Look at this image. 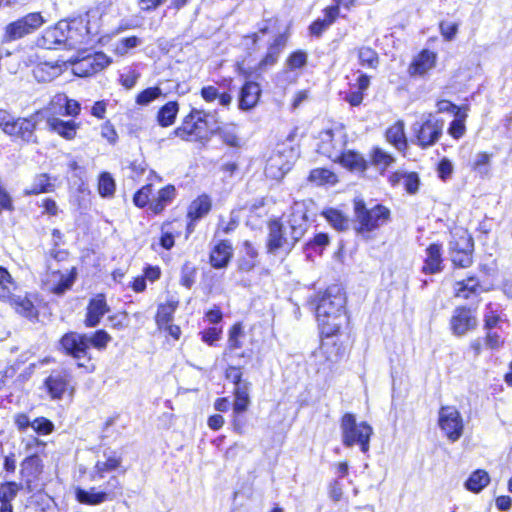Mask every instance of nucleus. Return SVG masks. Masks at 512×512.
Listing matches in <instances>:
<instances>
[{
    "label": "nucleus",
    "instance_id": "nucleus-35",
    "mask_svg": "<svg viewBox=\"0 0 512 512\" xmlns=\"http://www.w3.org/2000/svg\"><path fill=\"white\" fill-rule=\"evenodd\" d=\"M490 482L489 474L485 470L474 471L465 482V488L471 492L479 493Z\"/></svg>",
    "mask_w": 512,
    "mask_h": 512
},
{
    "label": "nucleus",
    "instance_id": "nucleus-30",
    "mask_svg": "<svg viewBox=\"0 0 512 512\" xmlns=\"http://www.w3.org/2000/svg\"><path fill=\"white\" fill-rule=\"evenodd\" d=\"M76 269L72 268L68 274L62 273L60 271H54L52 273V277L55 281H57L56 284L51 288V291L56 295H62L67 290H69L76 279Z\"/></svg>",
    "mask_w": 512,
    "mask_h": 512
},
{
    "label": "nucleus",
    "instance_id": "nucleus-56",
    "mask_svg": "<svg viewBox=\"0 0 512 512\" xmlns=\"http://www.w3.org/2000/svg\"><path fill=\"white\" fill-rule=\"evenodd\" d=\"M438 176L441 180L446 181L453 173V164L448 158L440 160L437 166Z\"/></svg>",
    "mask_w": 512,
    "mask_h": 512
},
{
    "label": "nucleus",
    "instance_id": "nucleus-47",
    "mask_svg": "<svg viewBox=\"0 0 512 512\" xmlns=\"http://www.w3.org/2000/svg\"><path fill=\"white\" fill-rule=\"evenodd\" d=\"M216 134H219L221 139L225 144L231 147H238L239 146V138L237 136L235 127L232 126H225L220 127L218 132Z\"/></svg>",
    "mask_w": 512,
    "mask_h": 512
},
{
    "label": "nucleus",
    "instance_id": "nucleus-14",
    "mask_svg": "<svg viewBox=\"0 0 512 512\" xmlns=\"http://www.w3.org/2000/svg\"><path fill=\"white\" fill-rule=\"evenodd\" d=\"M339 350L335 343L328 341L321 343L319 349L313 354L318 373L329 374L333 370L339 360Z\"/></svg>",
    "mask_w": 512,
    "mask_h": 512
},
{
    "label": "nucleus",
    "instance_id": "nucleus-6",
    "mask_svg": "<svg viewBox=\"0 0 512 512\" xmlns=\"http://www.w3.org/2000/svg\"><path fill=\"white\" fill-rule=\"evenodd\" d=\"M474 240L466 231L452 235L448 253L454 267L467 268L473 263Z\"/></svg>",
    "mask_w": 512,
    "mask_h": 512
},
{
    "label": "nucleus",
    "instance_id": "nucleus-54",
    "mask_svg": "<svg viewBox=\"0 0 512 512\" xmlns=\"http://www.w3.org/2000/svg\"><path fill=\"white\" fill-rule=\"evenodd\" d=\"M440 32L446 41H451L455 38L458 32V24L450 21H442L439 25Z\"/></svg>",
    "mask_w": 512,
    "mask_h": 512
},
{
    "label": "nucleus",
    "instance_id": "nucleus-9",
    "mask_svg": "<svg viewBox=\"0 0 512 512\" xmlns=\"http://www.w3.org/2000/svg\"><path fill=\"white\" fill-rule=\"evenodd\" d=\"M209 122V115L207 112L198 109H192L191 112L184 118L181 126L173 131V135L183 140H189L190 136L203 137L205 132L203 123Z\"/></svg>",
    "mask_w": 512,
    "mask_h": 512
},
{
    "label": "nucleus",
    "instance_id": "nucleus-60",
    "mask_svg": "<svg viewBox=\"0 0 512 512\" xmlns=\"http://www.w3.org/2000/svg\"><path fill=\"white\" fill-rule=\"evenodd\" d=\"M242 335V327L240 324H235L229 332V347L230 349H238L241 347L239 337Z\"/></svg>",
    "mask_w": 512,
    "mask_h": 512
},
{
    "label": "nucleus",
    "instance_id": "nucleus-27",
    "mask_svg": "<svg viewBox=\"0 0 512 512\" xmlns=\"http://www.w3.org/2000/svg\"><path fill=\"white\" fill-rule=\"evenodd\" d=\"M8 302L20 315L30 320L38 318V311L36 310L32 301H30L27 297L10 295Z\"/></svg>",
    "mask_w": 512,
    "mask_h": 512
},
{
    "label": "nucleus",
    "instance_id": "nucleus-1",
    "mask_svg": "<svg viewBox=\"0 0 512 512\" xmlns=\"http://www.w3.org/2000/svg\"><path fill=\"white\" fill-rule=\"evenodd\" d=\"M309 227L307 210L303 204L296 203L284 225L280 220L268 222L266 252L271 255H288Z\"/></svg>",
    "mask_w": 512,
    "mask_h": 512
},
{
    "label": "nucleus",
    "instance_id": "nucleus-38",
    "mask_svg": "<svg viewBox=\"0 0 512 512\" xmlns=\"http://www.w3.org/2000/svg\"><path fill=\"white\" fill-rule=\"evenodd\" d=\"M52 189L53 185L50 183L49 176L47 174H40L34 178L30 188L24 190V195H37L40 193L50 192Z\"/></svg>",
    "mask_w": 512,
    "mask_h": 512
},
{
    "label": "nucleus",
    "instance_id": "nucleus-44",
    "mask_svg": "<svg viewBox=\"0 0 512 512\" xmlns=\"http://www.w3.org/2000/svg\"><path fill=\"white\" fill-rule=\"evenodd\" d=\"M457 285L459 286L457 288V296H462L463 298L467 299L470 294L476 292L479 286V280L476 277L471 276L466 280L458 282Z\"/></svg>",
    "mask_w": 512,
    "mask_h": 512
},
{
    "label": "nucleus",
    "instance_id": "nucleus-45",
    "mask_svg": "<svg viewBox=\"0 0 512 512\" xmlns=\"http://www.w3.org/2000/svg\"><path fill=\"white\" fill-rule=\"evenodd\" d=\"M335 178L333 172L325 168L313 169L309 174V181L317 185L332 182Z\"/></svg>",
    "mask_w": 512,
    "mask_h": 512
},
{
    "label": "nucleus",
    "instance_id": "nucleus-8",
    "mask_svg": "<svg viewBox=\"0 0 512 512\" xmlns=\"http://www.w3.org/2000/svg\"><path fill=\"white\" fill-rule=\"evenodd\" d=\"M438 424L451 442L457 441L463 434V419L454 406H442L440 408Z\"/></svg>",
    "mask_w": 512,
    "mask_h": 512
},
{
    "label": "nucleus",
    "instance_id": "nucleus-46",
    "mask_svg": "<svg viewBox=\"0 0 512 512\" xmlns=\"http://www.w3.org/2000/svg\"><path fill=\"white\" fill-rule=\"evenodd\" d=\"M162 94L159 87H149L141 91L136 97V103L138 105H148Z\"/></svg>",
    "mask_w": 512,
    "mask_h": 512
},
{
    "label": "nucleus",
    "instance_id": "nucleus-51",
    "mask_svg": "<svg viewBox=\"0 0 512 512\" xmlns=\"http://www.w3.org/2000/svg\"><path fill=\"white\" fill-rule=\"evenodd\" d=\"M152 184H147L138 190L133 197V202L137 207H144L149 202V197L152 194Z\"/></svg>",
    "mask_w": 512,
    "mask_h": 512
},
{
    "label": "nucleus",
    "instance_id": "nucleus-53",
    "mask_svg": "<svg viewBox=\"0 0 512 512\" xmlns=\"http://www.w3.org/2000/svg\"><path fill=\"white\" fill-rule=\"evenodd\" d=\"M307 63V54L304 51H295L287 59V65L290 69H299Z\"/></svg>",
    "mask_w": 512,
    "mask_h": 512
},
{
    "label": "nucleus",
    "instance_id": "nucleus-36",
    "mask_svg": "<svg viewBox=\"0 0 512 512\" xmlns=\"http://www.w3.org/2000/svg\"><path fill=\"white\" fill-rule=\"evenodd\" d=\"M211 209V201L208 196L203 195L194 200L188 209V216L192 220H199Z\"/></svg>",
    "mask_w": 512,
    "mask_h": 512
},
{
    "label": "nucleus",
    "instance_id": "nucleus-16",
    "mask_svg": "<svg viewBox=\"0 0 512 512\" xmlns=\"http://www.w3.org/2000/svg\"><path fill=\"white\" fill-rule=\"evenodd\" d=\"M67 27L66 20H60L55 26L47 28L39 40V45L45 49H67Z\"/></svg>",
    "mask_w": 512,
    "mask_h": 512
},
{
    "label": "nucleus",
    "instance_id": "nucleus-52",
    "mask_svg": "<svg viewBox=\"0 0 512 512\" xmlns=\"http://www.w3.org/2000/svg\"><path fill=\"white\" fill-rule=\"evenodd\" d=\"M486 348L491 350H499L504 345V339L497 333L492 331H486L484 338Z\"/></svg>",
    "mask_w": 512,
    "mask_h": 512
},
{
    "label": "nucleus",
    "instance_id": "nucleus-59",
    "mask_svg": "<svg viewBox=\"0 0 512 512\" xmlns=\"http://www.w3.org/2000/svg\"><path fill=\"white\" fill-rule=\"evenodd\" d=\"M22 466V469H21V474L24 475L25 472L31 468V469H34L35 472L38 471V467L40 466V459L39 457L37 456V450L33 451V453L26 457L24 459V461L22 462L21 464Z\"/></svg>",
    "mask_w": 512,
    "mask_h": 512
},
{
    "label": "nucleus",
    "instance_id": "nucleus-63",
    "mask_svg": "<svg viewBox=\"0 0 512 512\" xmlns=\"http://www.w3.org/2000/svg\"><path fill=\"white\" fill-rule=\"evenodd\" d=\"M343 495V486L339 480H334L329 485V496L334 502H338L341 500Z\"/></svg>",
    "mask_w": 512,
    "mask_h": 512
},
{
    "label": "nucleus",
    "instance_id": "nucleus-49",
    "mask_svg": "<svg viewBox=\"0 0 512 512\" xmlns=\"http://www.w3.org/2000/svg\"><path fill=\"white\" fill-rule=\"evenodd\" d=\"M196 278V268L191 266L189 263H185L181 269L180 284L187 289H190Z\"/></svg>",
    "mask_w": 512,
    "mask_h": 512
},
{
    "label": "nucleus",
    "instance_id": "nucleus-43",
    "mask_svg": "<svg viewBox=\"0 0 512 512\" xmlns=\"http://www.w3.org/2000/svg\"><path fill=\"white\" fill-rule=\"evenodd\" d=\"M372 164L378 168L385 170L388 168L393 162L394 158L392 155L388 154L381 148H374L371 154Z\"/></svg>",
    "mask_w": 512,
    "mask_h": 512
},
{
    "label": "nucleus",
    "instance_id": "nucleus-33",
    "mask_svg": "<svg viewBox=\"0 0 512 512\" xmlns=\"http://www.w3.org/2000/svg\"><path fill=\"white\" fill-rule=\"evenodd\" d=\"M386 138L389 143L394 145L398 150L407 147V140L404 132V124L398 121L386 131Z\"/></svg>",
    "mask_w": 512,
    "mask_h": 512
},
{
    "label": "nucleus",
    "instance_id": "nucleus-58",
    "mask_svg": "<svg viewBox=\"0 0 512 512\" xmlns=\"http://www.w3.org/2000/svg\"><path fill=\"white\" fill-rule=\"evenodd\" d=\"M320 140H321L320 149L322 150L323 153L328 154V156L330 158H332L334 155L332 152L329 151L328 144H332V142L334 141L333 130L328 129V130L322 131L320 133Z\"/></svg>",
    "mask_w": 512,
    "mask_h": 512
},
{
    "label": "nucleus",
    "instance_id": "nucleus-25",
    "mask_svg": "<svg viewBox=\"0 0 512 512\" xmlns=\"http://www.w3.org/2000/svg\"><path fill=\"white\" fill-rule=\"evenodd\" d=\"M63 72V64L58 62H42L33 68L34 78L38 82H50Z\"/></svg>",
    "mask_w": 512,
    "mask_h": 512
},
{
    "label": "nucleus",
    "instance_id": "nucleus-29",
    "mask_svg": "<svg viewBox=\"0 0 512 512\" xmlns=\"http://www.w3.org/2000/svg\"><path fill=\"white\" fill-rule=\"evenodd\" d=\"M258 251L248 240L243 243V256L238 261V269L242 272H249L254 269L257 264Z\"/></svg>",
    "mask_w": 512,
    "mask_h": 512
},
{
    "label": "nucleus",
    "instance_id": "nucleus-19",
    "mask_svg": "<svg viewBox=\"0 0 512 512\" xmlns=\"http://www.w3.org/2000/svg\"><path fill=\"white\" fill-rule=\"evenodd\" d=\"M233 257V248L229 240H220L211 249L209 262L215 269H223L228 266Z\"/></svg>",
    "mask_w": 512,
    "mask_h": 512
},
{
    "label": "nucleus",
    "instance_id": "nucleus-48",
    "mask_svg": "<svg viewBox=\"0 0 512 512\" xmlns=\"http://www.w3.org/2000/svg\"><path fill=\"white\" fill-rule=\"evenodd\" d=\"M141 40L136 36L121 38L115 45V52L118 55H125L130 49L137 47Z\"/></svg>",
    "mask_w": 512,
    "mask_h": 512
},
{
    "label": "nucleus",
    "instance_id": "nucleus-61",
    "mask_svg": "<svg viewBox=\"0 0 512 512\" xmlns=\"http://www.w3.org/2000/svg\"><path fill=\"white\" fill-rule=\"evenodd\" d=\"M15 119L16 118H14L9 112L0 109V128L5 134H8V132L11 131V126Z\"/></svg>",
    "mask_w": 512,
    "mask_h": 512
},
{
    "label": "nucleus",
    "instance_id": "nucleus-4",
    "mask_svg": "<svg viewBox=\"0 0 512 512\" xmlns=\"http://www.w3.org/2000/svg\"><path fill=\"white\" fill-rule=\"evenodd\" d=\"M340 429L342 443L345 447L359 445L363 453L369 451L370 437L373 433V429L369 424L366 422L357 423L354 414L345 413L341 419Z\"/></svg>",
    "mask_w": 512,
    "mask_h": 512
},
{
    "label": "nucleus",
    "instance_id": "nucleus-28",
    "mask_svg": "<svg viewBox=\"0 0 512 512\" xmlns=\"http://www.w3.org/2000/svg\"><path fill=\"white\" fill-rule=\"evenodd\" d=\"M435 60H436L435 53H433L429 50L422 51L419 54V56L411 64V66L409 68L410 74L411 75L425 74L428 70H430L434 66Z\"/></svg>",
    "mask_w": 512,
    "mask_h": 512
},
{
    "label": "nucleus",
    "instance_id": "nucleus-26",
    "mask_svg": "<svg viewBox=\"0 0 512 512\" xmlns=\"http://www.w3.org/2000/svg\"><path fill=\"white\" fill-rule=\"evenodd\" d=\"M333 157L351 171L364 172L368 167L366 159L361 154L352 150L335 154Z\"/></svg>",
    "mask_w": 512,
    "mask_h": 512
},
{
    "label": "nucleus",
    "instance_id": "nucleus-40",
    "mask_svg": "<svg viewBox=\"0 0 512 512\" xmlns=\"http://www.w3.org/2000/svg\"><path fill=\"white\" fill-rule=\"evenodd\" d=\"M87 340L89 349L92 346L98 350H103L111 341V336L105 330L100 329L92 334H87Z\"/></svg>",
    "mask_w": 512,
    "mask_h": 512
},
{
    "label": "nucleus",
    "instance_id": "nucleus-62",
    "mask_svg": "<svg viewBox=\"0 0 512 512\" xmlns=\"http://www.w3.org/2000/svg\"><path fill=\"white\" fill-rule=\"evenodd\" d=\"M226 379L232 382L234 385L244 382L242 379V372L240 368L235 366H229L226 370Z\"/></svg>",
    "mask_w": 512,
    "mask_h": 512
},
{
    "label": "nucleus",
    "instance_id": "nucleus-12",
    "mask_svg": "<svg viewBox=\"0 0 512 512\" xmlns=\"http://www.w3.org/2000/svg\"><path fill=\"white\" fill-rule=\"evenodd\" d=\"M478 325L476 311L466 307L460 306L455 308L450 320L451 330L456 336H463L468 331L474 330Z\"/></svg>",
    "mask_w": 512,
    "mask_h": 512
},
{
    "label": "nucleus",
    "instance_id": "nucleus-32",
    "mask_svg": "<svg viewBox=\"0 0 512 512\" xmlns=\"http://www.w3.org/2000/svg\"><path fill=\"white\" fill-rule=\"evenodd\" d=\"M175 197V187L167 185L158 191L157 198L150 202V209L158 214L164 210V208L173 200Z\"/></svg>",
    "mask_w": 512,
    "mask_h": 512
},
{
    "label": "nucleus",
    "instance_id": "nucleus-18",
    "mask_svg": "<svg viewBox=\"0 0 512 512\" xmlns=\"http://www.w3.org/2000/svg\"><path fill=\"white\" fill-rule=\"evenodd\" d=\"M109 311L105 296L99 294L89 301L87 306L84 324L86 327L94 328L99 325L102 317Z\"/></svg>",
    "mask_w": 512,
    "mask_h": 512
},
{
    "label": "nucleus",
    "instance_id": "nucleus-23",
    "mask_svg": "<svg viewBox=\"0 0 512 512\" xmlns=\"http://www.w3.org/2000/svg\"><path fill=\"white\" fill-rule=\"evenodd\" d=\"M22 484L14 481H7L0 484V512H14L12 501L22 489Z\"/></svg>",
    "mask_w": 512,
    "mask_h": 512
},
{
    "label": "nucleus",
    "instance_id": "nucleus-3",
    "mask_svg": "<svg viewBox=\"0 0 512 512\" xmlns=\"http://www.w3.org/2000/svg\"><path fill=\"white\" fill-rule=\"evenodd\" d=\"M354 217L358 223L355 227L357 234L365 235L390 221V210L381 205L376 204L372 208H367L363 199H354Z\"/></svg>",
    "mask_w": 512,
    "mask_h": 512
},
{
    "label": "nucleus",
    "instance_id": "nucleus-42",
    "mask_svg": "<svg viewBox=\"0 0 512 512\" xmlns=\"http://www.w3.org/2000/svg\"><path fill=\"white\" fill-rule=\"evenodd\" d=\"M358 59L362 66L376 68L379 64L378 54L369 47H361L358 51Z\"/></svg>",
    "mask_w": 512,
    "mask_h": 512
},
{
    "label": "nucleus",
    "instance_id": "nucleus-21",
    "mask_svg": "<svg viewBox=\"0 0 512 512\" xmlns=\"http://www.w3.org/2000/svg\"><path fill=\"white\" fill-rule=\"evenodd\" d=\"M442 246L438 243L430 244L426 249V258L422 267L425 274H435L443 270Z\"/></svg>",
    "mask_w": 512,
    "mask_h": 512
},
{
    "label": "nucleus",
    "instance_id": "nucleus-2",
    "mask_svg": "<svg viewBox=\"0 0 512 512\" xmlns=\"http://www.w3.org/2000/svg\"><path fill=\"white\" fill-rule=\"evenodd\" d=\"M345 304L346 297L339 285L328 287L320 297L316 307V316L321 333L326 338L336 335L347 323Z\"/></svg>",
    "mask_w": 512,
    "mask_h": 512
},
{
    "label": "nucleus",
    "instance_id": "nucleus-17",
    "mask_svg": "<svg viewBox=\"0 0 512 512\" xmlns=\"http://www.w3.org/2000/svg\"><path fill=\"white\" fill-rule=\"evenodd\" d=\"M70 374L65 370H55L45 379L44 386L52 399H62L70 387Z\"/></svg>",
    "mask_w": 512,
    "mask_h": 512
},
{
    "label": "nucleus",
    "instance_id": "nucleus-22",
    "mask_svg": "<svg viewBox=\"0 0 512 512\" xmlns=\"http://www.w3.org/2000/svg\"><path fill=\"white\" fill-rule=\"evenodd\" d=\"M111 495V489L97 491L96 488H91L89 490L77 488L75 492L77 501L87 505H99L106 501H111L113 500Z\"/></svg>",
    "mask_w": 512,
    "mask_h": 512
},
{
    "label": "nucleus",
    "instance_id": "nucleus-39",
    "mask_svg": "<svg viewBox=\"0 0 512 512\" xmlns=\"http://www.w3.org/2000/svg\"><path fill=\"white\" fill-rule=\"evenodd\" d=\"M115 180L108 172H102L98 180V191L102 197H112L115 193Z\"/></svg>",
    "mask_w": 512,
    "mask_h": 512
},
{
    "label": "nucleus",
    "instance_id": "nucleus-11",
    "mask_svg": "<svg viewBox=\"0 0 512 512\" xmlns=\"http://www.w3.org/2000/svg\"><path fill=\"white\" fill-rule=\"evenodd\" d=\"M86 17H76L66 20L67 49H76L90 41V31Z\"/></svg>",
    "mask_w": 512,
    "mask_h": 512
},
{
    "label": "nucleus",
    "instance_id": "nucleus-5",
    "mask_svg": "<svg viewBox=\"0 0 512 512\" xmlns=\"http://www.w3.org/2000/svg\"><path fill=\"white\" fill-rule=\"evenodd\" d=\"M444 128V121L435 115H424L420 121L412 126L416 138V144L421 148L433 146L441 137Z\"/></svg>",
    "mask_w": 512,
    "mask_h": 512
},
{
    "label": "nucleus",
    "instance_id": "nucleus-20",
    "mask_svg": "<svg viewBox=\"0 0 512 512\" xmlns=\"http://www.w3.org/2000/svg\"><path fill=\"white\" fill-rule=\"evenodd\" d=\"M260 96V85L254 81H246L239 92V109L243 111L251 110L257 105Z\"/></svg>",
    "mask_w": 512,
    "mask_h": 512
},
{
    "label": "nucleus",
    "instance_id": "nucleus-57",
    "mask_svg": "<svg viewBox=\"0 0 512 512\" xmlns=\"http://www.w3.org/2000/svg\"><path fill=\"white\" fill-rule=\"evenodd\" d=\"M403 178H404V187H405L406 191L410 194L416 193L419 189V183H420L418 175L416 173H409V174H405L403 176Z\"/></svg>",
    "mask_w": 512,
    "mask_h": 512
},
{
    "label": "nucleus",
    "instance_id": "nucleus-55",
    "mask_svg": "<svg viewBox=\"0 0 512 512\" xmlns=\"http://www.w3.org/2000/svg\"><path fill=\"white\" fill-rule=\"evenodd\" d=\"M448 133L455 139L461 138L465 133V124L464 119L459 117V114L456 118L450 123L448 128Z\"/></svg>",
    "mask_w": 512,
    "mask_h": 512
},
{
    "label": "nucleus",
    "instance_id": "nucleus-13",
    "mask_svg": "<svg viewBox=\"0 0 512 512\" xmlns=\"http://www.w3.org/2000/svg\"><path fill=\"white\" fill-rule=\"evenodd\" d=\"M110 64V59L102 52L89 54L73 64V71L80 77L93 75Z\"/></svg>",
    "mask_w": 512,
    "mask_h": 512
},
{
    "label": "nucleus",
    "instance_id": "nucleus-15",
    "mask_svg": "<svg viewBox=\"0 0 512 512\" xmlns=\"http://www.w3.org/2000/svg\"><path fill=\"white\" fill-rule=\"evenodd\" d=\"M39 116L40 113L36 112L26 118H16L11 126V131L7 135L20 138L27 143H37L35 130L39 122Z\"/></svg>",
    "mask_w": 512,
    "mask_h": 512
},
{
    "label": "nucleus",
    "instance_id": "nucleus-10",
    "mask_svg": "<svg viewBox=\"0 0 512 512\" xmlns=\"http://www.w3.org/2000/svg\"><path fill=\"white\" fill-rule=\"evenodd\" d=\"M43 22V17L39 12L29 13L6 27V37L9 40L22 38L38 29Z\"/></svg>",
    "mask_w": 512,
    "mask_h": 512
},
{
    "label": "nucleus",
    "instance_id": "nucleus-41",
    "mask_svg": "<svg viewBox=\"0 0 512 512\" xmlns=\"http://www.w3.org/2000/svg\"><path fill=\"white\" fill-rule=\"evenodd\" d=\"M176 309L174 304H161L157 309L156 323L159 328L170 324L173 318V313Z\"/></svg>",
    "mask_w": 512,
    "mask_h": 512
},
{
    "label": "nucleus",
    "instance_id": "nucleus-64",
    "mask_svg": "<svg viewBox=\"0 0 512 512\" xmlns=\"http://www.w3.org/2000/svg\"><path fill=\"white\" fill-rule=\"evenodd\" d=\"M339 16V6L338 5H331L324 9V22L327 23V25L330 27L337 17Z\"/></svg>",
    "mask_w": 512,
    "mask_h": 512
},
{
    "label": "nucleus",
    "instance_id": "nucleus-24",
    "mask_svg": "<svg viewBox=\"0 0 512 512\" xmlns=\"http://www.w3.org/2000/svg\"><path fill=\"white\" fill-rule=\"evenodd\" d=\"M47 126L50 131L57 133L66 140L74 139L79 128V124L73 120L64 121L57 117H49Z\"/></svg>",
    "mask_w": 512,
    "mask_h": 512
},
{
    "label": "nucleus",
    "instance_id": "nucleus-31",
    "mask_svg": "<svg viewBox=\"0 0 512 512\" xmlns=\"http://www.w3.org/2000/svg\"><path fill=\"white\" fill-rule=\"evenodd\" d=\"M105 460H98L95 464L94 471L95 475L102 479L104 478V474L107 472H111L120 467L121 457L117 456L115 452H107L104 451Z\"/></svg>",
    "mask_w": 512,
    "mask_h": 512
},
{
    "label": "nucleus",
    "instance_id": "nucleus-37",
    "mask_svg": "<svg viewBox=\"0 0 512 512\" xmlns=\"http://www.w3.org/2000/svg\"><path fill=\"white\" fill-rule=\"evenodd\" d=\"M325 219L338 231H345L349 228L350 220L341 211L330 208L323 211Z\"/></svg>",
    "mask_w": 512,
    "mask_h": 512
},
{
    "label": "nucleus",
    "instance_id": "nucleus-50",
    "mask_svg": "<svg viewBox=\"0 0 512 512\" xmlns=\"http://www.w3.org/2000/svg\"><path fill=\"white\" fill-rule=\"evenodd\" d=\"M31 428L40 435H47L53 431V423L44 417L36 418L32 421Z\"/></svg>",
    "mask_w": 512,
    "mask_h": 512
},
{
    "label": "nucleus",
    "instance_id": "nucleus-34",
    "mask_svg": "<svg viewBox=\"0 0 512 512\" xmlns=\"http://www.w3.org/2000/svg\"><path fill=\"white\" fill-rule=\"evenodd\" d=\"M178 111L179 105L176 101H170L163 105L157 114L159 125L162 127L171 126L175 122Z\"/></svg>",
    "mask_w": 512,
    "mask_h": 512
},
{
    "label": "nucleus",
    "instance_id": "nucleus-7",
    "mask_svg": "<svg viewBox=\"0 0 512 512\" xmlns=\"http://www.w3.org/2000/svg\"><path fill=\"white\" fill-rule=\"evenodd\" d=\"M59 350L73 359L80 360L86 358L90 363L87 334H81L74 331L65 333L59 340Z\"/></svg>",
    "mask_w": 512,
    "mask_h": 512
}]
</instances>
